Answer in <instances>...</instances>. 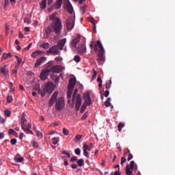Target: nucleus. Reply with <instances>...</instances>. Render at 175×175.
<instances>
[{
	"label": "nucleus",
	"instance_id": "obj_35",
	"mask_svg": "<svg viewBox=\"0 0 175 175\" xmlns=\"http://www.w3.org/2000/svg\"><path fill=\"white\" fill-rule=\"evenodd\" d=\"M41 46L42 47V49H49V47H50V44H49L48 42H46L42 44Z\"/></svg>",
	"mask_w": 175,
	"mask_h": 175
},
{
	"label": "nucleus",
	"instance_id": "obj_9",
	"mask_svg": "<svg viewBox=\"0 0 175 175\" xmlns=\"http://www.w3.org/2000/svg\"><path fill=\"white\" fill-rule=\"evenodd\" d=\"M55 90V87L54 86V83L53 82H49L45 85L46 92L48 94H53V92Z\"/></svg>",
	"mask_w": 175,
	"mask_h": 175
},
{
	"label": "nucleus",
	"instance_id": "obj_41",
	"mask_svg": "<svg viewBox=\"0 0 175 175\" xmlns=\"http://www.w3.org/2000/svg\"><path fill=\"white\" fill-rule=\"evenodd\" d=\"M86 9H87V5H85L81 8V10L83 14H84L85 13Z\"/></svg>",
	"mask_w": 175,
	"mask_h": 175
},
{
	"label": "nucleus",
	"instance_id": "obj_52",
	"mask_svg": "<svg viewBox=\"0 0 175 175\" xmlns=\"http://www.w3.org/2000/svg\"><path fill=\"white\" fill-rule=\"evenodd\" d=\"M109 95H110V92H109V90H106L105 92H104V96L105 98H107V96H109Z\"/></svg>",
	"mask_w": 175,
	"mask_h": 175
},
{
	"label": "nucleus",
	"instance_id": "obj_58",
	"mask_svg": "<svg viewBox=\"0 0 175 175\" xmlns=\"http://www.w3.org/2000/svg\"><path fill=\"white\" fill-rule=\"evenodd\" d=\"M125 126V124L124 123H119L118 125V128H122L123 129Z\"/></svg>",
	"mask_w": 175,
	"mask_h": 175
},
{
	"label": "nucleus",
	"instance_id": "obj_1",
	"mask_svg": "<svg viewBox=\"0 0 175 175\" xmlns=\"http://www.w3.org/2000/svg\"><path fill=\"white\" fill-rule=\"evenodd\" d=\"M49 20L51 22V27H48L45 32L47 35H50L51 32H54L56 35L59 36L62 33V29L64 25H62V21L58 17H57V12L53 13L50 16Z\"/></svg>",
	"mask_w": 175,
	"mask_h": 175
},
{
	"label": "nucleus",
	"instance_id": "obj_55",
	"mask_svg": "<svg viewBox=\"0 0 175 175\" xmlns=\"http://www.w3.org/2000/svg\"><path fill=\"white\" fill-rule=\"evenodd\" d=\"M87 117H88V115L87 114V113H84L82 117H81V120L82 121H84V120H85L87 118Z\"/></svg>",
	"mask_w": 175,
	"mask_h": 175
},
{
	"label": "nucleus",
	"instance_id": "obj_56",
	"mask_svg": "<svg viewBox=\"0 0 175 175\" xmlns=\"http://www.w3.org/2000/svg\"><path fill=\"white\" fill-rule=\"evenodd\" d=\"M97 81L98 83H103V81H102V77H100V75H98Z\"/></svg>",
	"mask_w": 175,
	"mask_h": 175
},
{
	"label": "nucleus",
	"instance_id": "obj_28",
	"mask_svg": "<svg viewBox=\"0 0 175 175\" xmlns=\"http://www.w3.org/2000/svg\"><path fill=\"white\" fill-rule=\"evenodd\" d=\"M33 90H34V91H38V92H40V85L39 84H36L33 86Z\"/></svg>",
	"mask_w": 175,
	"mask_h": 175
},
{
	"label": "nucleus",
	"instance_id": "obj_30",
	"mask_svg": "<svg viewBox=\"0 0 175 175\" xmlns=\"http://www.w3.org/2000/svg\"><path fill=\"white\" fill-rule=\"evenodd\" d=\"M74 61H75V62L79 63V62H80V61H81V57H80L79 56V55H76L75 56V57H74Z\"/></svg>",
	"mask_w": 175,
	"mask_h": 175
},
{
	"label": "nucleus",
	"instance_id": "obj_46",
	"mask_svg": "<svg viewBox=\"0 0 175 175\" xmlns=\"http://www.w3.org/2000/svg\"><path fill=\"white\" fill-rule=\"evenodd\" d=\"M63 133L64 135H65L66 136H68V135H69V131L68 129L64 128L63 129Z\"/></svg>",
	"mask_w": 175,
	"mask_h": 175
},
{
	"label": "nucleus",
	"instance_id": "obj_4",
	"mask_svg": "<svg viewBox=\"0 0 175 175\" xmlns=\"http://www.w3.org/2000/svg\"><path fill=\"white\" fill-rule=\"evenodd\" d=\"M79 90L75 89L72 95V103H75V109L77 111L80 110V107L81 106V103H83V99L80 97V94H78Z\"/></svg>",
	"mask_w": 175,
	"mask_h": 175
},
{
	"label": "nucleus",
	"instance_id": "obj_12",
	"mask_svg": "<svg viewBox=\"0 0 175 175\" xmlns=\"http://www.w3.org/2000/svg\"><path fill=\"white\" fill-rule=\"evenodd\" d=\"M47 53H52L53 55H58V54H59V51H58V46L57 45L53 46L47 51Z\"/></svg>",
	"mask_w": 175,
	"mask_h": 175
},
{
	"label": "nucleus",
	"instance_id": "obj_37",
	"mask_svg": "<svg viewBox=\"0 0 175 175\" xmlns=\"http://www.w3.org/2000/svg\"><path fill=\"white\" fill-rule=\"evenodd\" d=\"M97 75H98V72H96V70H95V69H93V75L92 76L93 80L96 79Z\"/></svg>",
	"mask_w": 175,
	"mask_h": 175
},
{
	"label": "nucleus",
	"instance_id": "obj_2",
	"mask_svg": "<svg viewBox=\"0 0 175 175\" xmlns=\"http://www.w3.org/2000/svg\"><path fill=\"white\" fill-rule=\"evenodd\" d=\"M70 46L72 49H77L79 54H85V53H87L85 38L81 36H77L75 38L72 40Z\"/></svg>",
	"mask_w": 175,
	"mask_h": 175
},
{
	"label": "nucleus",
	"instance_id": "obj_32",
	"mask_svg": "<svg viewBox=\"0 0 175 175\" xmlns=\"http://www.w3.org/2000/svg\"><path fill=\"white\" fill-rule=\"evenodd\" d=\"M9 135H14V136H17V132L14 131L13 129H10Z\"/></svg>",
	"mask_w": 175,
	"mask_h": 175
},
{
	"label": "nucleus",
	"instance_id": "obj_54",
	"mask_svg": "<svg viewBox=\"0 0 175 175\" xmlns=\"http://www.w3.org/2000/svg\"><path fill=\"white\" fill-rule=\"evenodd\" d=\"M55 61H56L57 62H62V58L60 57H57L55 58Z\"/></svg>",
	"mask_w": 175,
	"mask_h": 175
},
{
	"label": "nucleus",
	"instance_id": "obj_15",
	"mask_svg": "<svg viewBox=\"0 0 175 175\" xmlns=\"http://www.w3.org/2000/svg\"><path fill=\"white\" fill-rule=\"evenodd\" d=\"M66 43V38H63L60 40L57 44V46L58 47L59 50H64V47L65 46Z\"/></svg>",
	"mask_w": 175,
	"mask_h": 175
},
{
	"label": "nucleus",
	"instance_id": "obj_23",
	"mask_svg": "<svg viewBox=\"0 0 175 175\" xmlns=\"http://www.w3.org/2000/svg\"><path fill=\"white\" fill-rule=\"evenodd\" d=\"M72 92H73V90L68 89L67 97L68 99V103L70 102V98H72Z\"/></svg>",
	"mask_w": 175,
	"mask_h": 175
},
{
	"label": "nucleus",
	"instance_id": "obj_61",
	"mask_svg": "<svg viewBox=\"0 0 175 175\" xmlns=\"http://www.w3.org/2000/svg\"><path fill=\"white\" fill-rule=\"evenodd\" d=\"M5 122V118H3L2 116H0V124H4Z\"/></svg>",
	"mask_w": 175,
	"mask_h": 175
},
{
	"label": "nucleus",
	"instance_id": "obj_57",
	"mask_svg": "<svg viewBox=\"0 0 175 175\" xmlns=\"http://www.w3.org/2000/svg\"><path fill=\"white\" fill-rule=\"evenodd\" d=\"M133 159V155L131 153L129 154V156H128V161H131Z\"/></svg>",
	"mask_w": 175,
	"mask_h": 175
},
{
	"label": "nucleus",
	"instance_id": "obj_31",
	"mask_svg": "<svg viewBox=\"0 0 175 175\" xmlns=\"http://www.w3.org/2000/svg\"><path fill=\"white\" fill-rule=\"evenodd\" d=\"M59 142V137H54L53 144H54V146H55L56 144H58Z\"/></svg>",
	"mask_w": 175,
	"mask_h": 175
},
{
	"label": "nucleus",
	"instance_id": "obj_3",
	"mask_svg": "<svg viewBox=\"0 0 175 175\" xmlns=\"http://www.w3.org/2000/svg\"><path fill=\"white\" fill-rule=\"evenodd\" d=\"M58 92H54L51 98L49 99V105L50 107H51V106L55 103V110L57 111H61V110L65 107V99L64 97H60L57 99V98H58Z\"/></svg>",
	"mask_w": 175,
	"mask_h": 175
},
{
	"label": "nucleus",
	"instance_id": "obj_38",
	"mask_svg": "<svg viewBox=\"0 0 175 175\" xmlns=\"http://www.w3.org/2000/svg\"><path fill=\"white\" fill-rule=\"evenodd\" d=\"M36 135H37V136H38V137H40V139H42L43 133H42V132H40V131H37Z\"/></svg>",
	"mask_w": 175,
	"mask_h": 175
},
{
	"label": "nucleus",
	"instance_id": "obj_24",
	"mask_svg": "<svg viewBox=\"0 0 175 175\" xmlns=\"http://www.w3.org/2000/svg\"><path fill=\"white\" fill-rule=\"evenodd\" d=\"M90 21L93 25V30L96 31V21H95L93 18H90Z\"/></svg>",
	"mask_w": 175,
	"mask_h": 175
},
{
	"label": "nucleus",
	"instance_id": "obj_8",
	"mask_svg": "<svg viewBox=\"0 0 175 175\" xmlns=\"http://www.w3.org/2000/svg\"><path fill=\"white\" fill-rule=\"evenodd\" d=\"M135 169V170H137V165H135V161H131L130 163V167L129 165H127L126 167V175H131L132 174V170Z\"/></svg>",
	"mask_w": 175,
	"mask_h": 175
},
{
	"label": "nucleus",
	"instance_id": "obj_48",
	"mask_svg": "<svg viewBox=\"0 0 175 175\" xmlns=\"http://www.w3.org/2000/svg\"><path fill=\"white\" fill-rule=\"evenodd\" d=\"M111 87V81H110V83H106V87L105 88L107 90H110V88Z\"/></svg>",
	"mask_w": 175,
	"mask_h": 175
},
{
	"label": "nucleus",
	"instance_id": "obj_26",
	"mask_svg": "<svg viewBox=\"0 0 175 175\" xmlns=\"http://www.w3.org/2000/svg\"><path fill=\"white\" fill-rule=\"evenodd\" d=\"M14 161L19 163H21V162H24V158L22 157H18L16 156L14 158Z\"/></svg>",
	"mask_w": 175,
	"mask_h": 175
},
{
	"label": "nucleus",
	"instance_id": "obj_18",
	"mask_svg": "<svg viewBox=\"0 0 175 175\" xmlns=\"http://www.w3.org/2000/svg\"><path fill=\"white\" fill-rule=\"evenodd\" d=\"M41 54H43V51H36L33 52L31 54L32 58H38V57H40Z\"/></svg>",
	"mask_w": 175,
	"mask_h": 175
},
{
	"label": "nucleus",
	"instance_id": "obj_34",
	"mask_svg": "<svg viewBox=\"0 0 175 175\" xmlns=\"http://www.w3.org/2000/svg\"><path fill=\"white\" fill-rule=\"evenodd\" d=\"M87 106L85 104H83L82 106L81 107V113H84L85 111V109H87Z\"/></svg>",
	"mask_w": 175,
	"mask_h": 175
},
{
	"label": "nucleus",
	"instance_id": "obj_44",
	"mask_svg": "<svg viewBox=\"0 0 175 175\" xmlns=\"http://www.w3.org/2000/svg\"><path fill=\"white\" fill-rule=\"evenodd\" d=\"M10 91L11 92H14L15 89L14 86H13V83H10Z\"/></svg>",
	"mask_w": 175,
	"mask_h": 175
},
{
	"label": "nucleus",
	"instance_id": "obj_36",
	"mask_svg": "<svg viewBox=\"0 0 175 175\" xmlns=\"http://www.w3.org/2000/svg\"><path fill=\"white\" fill-rule=\"evenodd\" d=\"M18 65L15 66V68L12 70L13 75H17V72L18 70Z\"/></svg>",
	"mask_w": 175,
	"mask_h": 175
},
{
	"label": "nucleus",
	"instance_id": "obj_60",
	"mask_svg": "<svg viewBox=\"0 0 175 175\" xmlns=\"http://www.w3.org/2000/svg\"><path fill=\"white\" fill-rule=\"evenodd\" d=\"M75 139L79 142L81 139V135H77Z\"/></svg>",
	"mask_w": 175,
	"mask_h": 175
},
{
	"label": "nucleus",
	"instance_id": "obj_42",
	"mask_svg": "<svg viewBox=\"0 0 175 175\" xmlns=\"http://www.w3.org/2000/svg\"><path fill=\"white\" fill-rule=\"evenodd\" d=\"M53 66V62H49L46 64H45V68H51Z\"/></svg>",
	"mask_w": 175,
	"mask_h": 175
},
{
	"label": "nucleus",
	"instance_id": "obj_7",
	"mask_svg": "<svg viewBox=\"0 0 175 175\" xmlns=\"http://www.w3.org/2000/svg\"><path fill=\"white\" fill-rule=\"evenodd\" d=\"M75 14H73L69 16L68 18L67 19L66 24L68 29H69L70 31H72V29L75 28Z\"/></svg>",
	"mask_w": 175,
	"mask_h": 175
},
{
	"label": "nucleus",
	"instance_id": "obj_64",
	"mask_svg": "<svg viewBox=\"0 0 175 175\" xmlns=\"http://www.w3.org/2000/svg\"><path fill=\"white\" fill-rule=\"evenodd\" d=\"M114 175H121V173H120V169L115 172Z\"/></svg>",
	"mask_w": 175,
	"mask_h": 175
},
{
	"label": "nucleus",
	"instance_id": "obj_6",
	"mask_svg": "<svg viewBox=\"0 0 175 175\" xmlns=\"http://www.w3.org/2000/svg\"><path fill=\"white\" fill-rule=\"evenodd\" d=\"M49 72L51 73H61L65 70V67L61 65L53 66L49 68Z\"/></svg>",
	"mask_w": 175,
	"mask_h": 175
},
{
	"label": "nucleus",
	"instance_id": "obj_14",
	"mask_svg": "<svg viewBox=\"0 0 175 175\" xmlns=\"http://www.w3.org/2000/svg\"><path fill=\"white\" fill-rule=\"evenodd\" d=\"M46 61H47V57H42L40 59H38L34 65L35 68H39V66H40L42 64H44Z\"/></svg>",
	"mask_w": 175,
	"mask_h": 175
},
{
	"label": "nucleus",
	"instance_id": "obj_50",
	"mask_svg": "<svg viewBox=\"0 0 175 175\" xmlns=\"http://www.w3.org/2000/svg\"><path fill=\"white\" fill-rule=\"evenodd\" d=\"M7 58H9V55H8V53H3L2 56V59H7Z\"/></svg>",
	"mask_w": 175,
	"mask_h": 175
},
{
	"label": "nucleus",
	"instance_id": "obj_19",
	"mask_svg": "<svg viewBox=\"0 0 175 175\" xmlns=\"http://www.w3.org/2000/svg\"><path fill=\"white\" fill-rule=\"evenodd\" d=\"M67 11L70 14H72V13H73V6L72 5V4L70 3V1H69L67 3Z\"/></svg>",
	"mask_w": 175,
	"mask_h": 175
},
{
	"label": "nucleus",
	"instance_id": "obj_47",
	"mask_svg": "<svg viewBox=\"0 0 175 175\" xmlns=\"http://www.w3.org/2000/svg\"><path fill=\"white\" fill-rule=\"evenodd\" d=\"M12 100H13V97L12 96H7V102H8V103H10V102H12Z\"/></svg>",
	"mask_w": 175,
	"mask_h": 175
},
{
	"label": "nucleus",
	"instance_id": "obj_33",
	"mask_svg": "<svg viewBox=\"0 0 175 175\" xmlns=\"http://www.w3.org/2000/svg\"><path fill=\"white\" fill-rule=\"evenodd\" d=\"M4 113H5V116H6V117H10V116H12V112H10V110H9V109L5 110Z\"/></svg>",
	"mask_w": 175,
	"mask_h": 175
},
{
	"label": "nucleus",
	"instance_id": "obj_27",
	"mask_svg": "<svg viewBox=\"0 0 175 175\" xmlns=\"http://www.w3.org/2000/svg\"><path fill=\"white\" fill-rule=\"evenodd\" d=\"M77 163L78 165V166H79L80 167H81V166H83L84 165V159H80L77 161Z\"/></svg>",
	"mask_w": 175,
	"mask_h": 175
},
{
	"label": "nucleus",
	"instance_id": "obj_53",
	"mask_svg": "<svg viewBox=\"0 0 175 175\" xmlns=\"http://www.w3.org/2000/svg\"><path fill=\"white\" fill-rule=\"evenodd\" d=\"M126 162V159H125L124 157H122L121 158V161H120V164L121 165H124V163Z\"/></svg>",
	"mask_w": 175,
	"mask_h": 175
},
{
	"label": "nucleus",
	"instance_id": "obj_25",
	"mask_svg": "<svg viewBox=\"0 0 175 175\" xmlns=\"http://www.w3.org/2000/svg\"><path fill=\"white\" fill-rule=\"evenodd\" d=\"M0 72L3 75H6L8 73V71L6 70V64H4L0 68Z\"/></svg>",
	"mask_w": 175,
	"mask_h": 175
},
{
	"label": "nucleus",
	"instance_id": "obj_39",
	"mask_svg": "<svg viewBox=\"0 0 175 175\" xmlns=\"http://www.w3.org/2000/svg\"><path fill=\"white\" fill-rule=\"evenodd\" d=\"M75 153L76 154V155H80L81 154V150H80V148H76L75 150Z\"/></svg>",
	"mask_w": 175,
	"mask_h": 175
},
{
	"label": "nucleus",
	"instance_id": "obj_49",
	"mask_svg": "<svg viewBox=\"0 0 175 175\" xmlns=\"http://www.w3.org/2000/svg\"><path fill=\"white\" fill-rule=\"evenodd\" d=\"M76 161H77V157L74 156V157H71L70 162L73 163V162H76Z\"/></svg>",
	"mask_w": 175,
	"mask_h": 175
},
{
	"label": "nucleus",
	"instance_id": "obj_62",
	"mask_svg": "<svg viewBox=\"0 0 175 175\" xmlns=\"http://www.w3.org/2000/svg\"><path fill=\"white\" fill-rule=\"evenodd\" d=\"M18 67H20V64H21V62H23V59L21 58H18Z\"/></svg>",
	"mask_w": 175,
	"mask_h": 175
},
{
	"label": "nucleus",
	"instance_id": "obj_16",
	"mask_svg": "<svg viewBox=\"0 0 175 175\" xmlns=\"http://www.w3.org/2000/svg\"><path fill=\"white\" fill-rule=\"evenodd\" d=\"M21 128L27 126V119H25V113H23L21 119Z\"/></svg>",
	"mask_w": 175,
	"mask_h": 175
},
{
	"label": "nucleus",
	"instance_id": "obj_43",
	"mask_svg": "<svg viewBox=\"0 0 175 175\" xmlns=\"http://www.w3.org/2000/svg\"><path fill=\"white\" fill-rule=\"evenodd\" d=\"M31 144L33 147H35L36 148H38V147H39V144H38V142H36V141L32 142Z\"/></svg>",
	"mask_w": 175,
	"mask_h": 175
},
{
	"label": "nucleus",
	"instance_id": "obj_11",
	"mask_svg": "<svg viewBox=\"0 0 175 175\" xmlns=\"http://www.w3.org/2000/svg\"><path fill=\"white\" fill-rule=\"evenodd\" d=\"M50 75V70L49 68L43 70L40 75V77L42 81H44L45 80H47V77H49V75Z\"/></svg>",
	"mask_w": 175,
	"mask_h": 175
},
{
	"label": "nucleus",
	"instance_id": "obj_59",
	"mask_svg": "<svg viewBox=\"0 0 175 175\" xmlns=\"http://www.w3.org/2000/svg\"><path fill=\"white\" fill-rule=\"evenodd\" d=\"M71 167H72V169H77V167H78L77 164H76V163L72 164Z\"/></svg>",
	"mask_w": 175,
	"mask_h": 175
},
{
	"label": "nucleus",
	"instance_id": "obj_40",
	"mask_svg": "<svg viewBox=\"0 0 175 175\" xmlns=\"http://www.w3.org/2000/svg\"><path fill=\"white\" fill-rule=\"evenodd\" d=\"M10 143L12 146H15V144H16L17 143V139L15 138H13L11 139Z\"/></svg>",
	"mask_w": 175,
	"mask_h": 175
},
{
	"label": "nucleus",
	"instance_id": "obj_10",
	"mask_svg": "<svg viewBox=\"0 0 175 175\" xmlns=\"http://www.w3.org/2000/svg\"><path fill=\"white\" fill-rule=\"evenodd\" d=\"M83 98L85 99V102L83 103L84 105L87 106H91L92 102L91 100V97L90 96V92H86L83 94Z\"/></svg>",
	"mask_w": 175,
	"mask_h": 175
},
{
	"label": "nucleus",
	"instance_id": "obj_63",
	"mask_svg": "<svg viewBox=\"0 0 175 175\" xmlns=\"http://www.w3.org/2000/svg\"><path fill=\"white\" fill-rule=\"evenodd\" d=\"M5 137V134L3 133H0V139H3Z\"/></svg>",
	"mask_w": 175,
	"mask_h": 175
},
{
	"label": "nucleus",
	"instance_id": "obj_21",
	"mask_svg": "<svg viewBox=\"0 0 175 175\" xmlns=\"http://www.w3.org/2000/svg\"><path fill=\"white\" fill-rule=\"evenodd\" d=\"M22 129L25 132V133H27V135H33V132L26 126L25 127H23Z\"/></svg>",
	"mask_w": 175,
	"mask_h": 175
},
{
	"label": "nucleus",
	"instance_id": "obj_45",
	"mask_svg": "<svg viewBox=\"0 0 175 175\" xmlns=\"http://www.w3.org/2000/svg\"><path fill=\"white\" fill-rule=\"evenodd\" d=\"M83 155L86 157V158H90V153L88 152V150H83Z\"/></svg>",
	"mask_w": 175,
	"mask_h": 175
},
{
	"label": "nucleus",
	"instance_id": "obj_20",
	"mask_svg": "<svg viewBox=\"0 0 175 175\" xmlns=\"http://www.w3.org/2000/svg\"><path fill=\"white\" fill-rule=\"evenodd\" d=\"M51 79L55 83V84L59 83V77L54 74L51 75Z\"/></svg>",
	"mask_w": 175,
	"mask_h": 175
},
{
	"label": "nucleus",
	"instance_id": "obj_22",
	"mask_svg": "<svg viewBox=\"0 0 175 175\" xmlns=\"http://www.w3.org/2000/svg\"><path fill=\"white\" fill-rule=\"evenodd\" d=\"M61 6H62V0H57L55 4V8L60 9Z\"/></svg>",
	"mask_w": 175,
	"mask_h": 175
},
{
	"label": "nucleus",
	"instance_id": "obj_51",
	"mask_svg": "<svg viewBox=\"0 0 175 175\" xmlns=\"http://www.w3.org/2000/svg\"><path fill=\"white\" fill-rule=\"evenodd\" d=\"M105 105L106 106V107H110V106H111V103L109 101H105Z\"/></svg>",
	"mask_w": 175,
	"mask_h": 175
},
{
	"label": "nucleus",
	"instance_id": "obj_5",
	"mask_svg": "<svg viewBox=\"0 0 175 175\" xmlns=\"http://www.w3.org/2000/svg\"><path fill=\"white\" fill-rule=\"evenodd\" d=\"M98 47L100 48L98 52V60L102 62L103 61V52L105 51V49L103 48V45L100 41L96 42L94 45V51H98Z\"/></svg>",
	"mask_w": 175,
	"mask_h": 175
},
{
	"label": "nucleus",
	"instance_id": "obj_17",
	"mask_svg": "<svg viewBox=\"0 0 175 175\" xmlns=\"http://www.w3.org/2000/svg\"><path fill=\"white\" fill-rule=\"evenodd\" d=\"M46 6H47V0H42L40 3V8L41 9V10H44Z\"/></svg>",
	"mask_w": 175,
	"mask_h": 175
},
{
	"label": "nucleus",
	"instance_id": "obj_13",
	"mask_svg": "<svg viewBox=\"0 0 175 175\" xmlns=\"http://www.w3.org/2000/svg\"><path fill=\"white\" fill-rule=\"evenodd\" d=\"M76 78H70L68 82V90H75L76 86Z\"/></svg>",
	"mask_w": 175,
	"mask_h": 175
},
{
	"label": "nucleus",
	"instance_id": "obj_29",
	"mask_svg": "<svg viewBox=\"0 0 175 175\" xmlns=\"http://www.w3.org/2000/svg\"><path fill=\"white\" fill-rule=\"evenodd\" d=\"M83 148L86 151H91V147L88 146L87 144H83Z\"/></svg>",
	"mask_w": 175,
	"mask_h": 175
}]
</instances>
